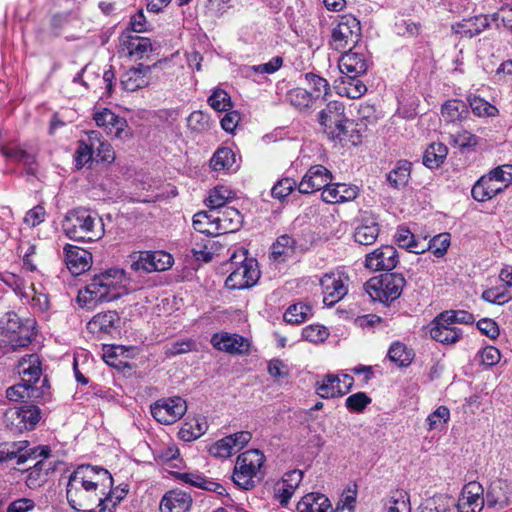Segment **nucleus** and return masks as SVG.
<instances>
[{
    "instance_id": "f257e3e1",
    "label": "nucleus",
    "mask_w": 512,
    "mask_h": 512,
    "mask_svg": "<svg viewBox=\"0 0 512 512\" xmlns=\"http://www.w3.org/2000/svg\"><path fill=\"white\" fill-rule=\"evenodd\" d=\"M127 276L124 269L109 268L95 274L85 287V292H80L79 302L85 305L90 303L112 302L128 293Z\"/></svg>"
},
{
    "instance_id": "f03ea898",
    "label": "nucleus",
    "mask_w": 512,
    "mask_h": 512,
    "mask_svg": "<svg viewBox=\"0 0 512 512\" xmlns=\"http://www.w3.org/2000/svg\"><path fill=\"white\" fill-rule=\"evenodd\" d=\"M318 121L324 133L330 140L351 143H361V134L356 125L345 115V106L339 101H330L319 112Z\"/></svg>"
},
{
    "instance_id": "7ed1b4c3",
    "label": "nucleus",
    "mask_w": 512,
    "mask_h": 512,
    "mask_svg": "<svg viewBox=\"0 0 512 512\" xmlns=\"http://www.w3.org/2000/svg\"><path fill=\"white\" fill-rule=\"evenodd\" d=\"M62 226L65 235L75 241L94 242L105 233L103 221L98 214L82 207L68 211Z\"/></svg>"
},
{
    "instance_id": "20e7f679",
    "label": "nucleus",
    "mask_w": 512,
    "mask_h": 512,
    "mask_svg": "<svg viewBox=\"0 0 512 512\" xmlns=\"http://www.w3.org/2000/svg\"><path fill=\"white\" fill-rule=\"evenodd\" d=\"M265 461L266 457L259 449H249L239 454L232 474L234 484L243 490L256 487L265 476Z\"/></svg>"
},
{
    "instance_id": "39448f33",
    "label": "nucleus",
    "mask_w": 512,
    "mask_h": 512,
    "mask_svg": "<svg viewBox=\"0 0 512 512\" xmlns=\"http://www.w3.org/2000/svg\"><path fill=\"white\" fill-rule=\"evenodd\" d=\"M35 329V319H23L14 311L5 313L0 319L2 341L7 342L13 351L29 346L36 336Z\"/></svg>"
},
{
    "instance_id": "423d86ee",
    "label": "nucleus",
    "mask_w": 512,
    "mask_h": 512,
    "mask_svg": "<svg viewBox=\"0 0 512 512\" xmlns=\"http://www.w3.org/2000/svg\"><path fill=\"white\" fill-rule=\"evenodd\" d=\"M230 274L225 280L226 288L243 290L254 286L260 278L257 261L247 256L246 250H240L230 257Z\"/></svg>"
},
{
    "instance_id": "0eeeda50",
    "label": "nucleus",
    "mask_w": 512,
    "mask_h": 512,
    "mask_svg": "<svg viewBox=\"0 0 512 512\" xmlns=\"http://www.w3.org/2000/svg\"><path fill=\"white\" fill-rule=\"evenodd\" d=\"M406 284L401 273H385L380 277H373L365 283V290L373 301L387 304L398 299Z\"/></svg>"
},
{
    "instance_id": "6e6552de",
    "label": "nucleus",
    "mask_w": 512,
    "mask_h": 512,
    "mask_svg": "<svg viewBox=\"0 0 512 512\" xmlns=\"http://www.w3.org/2000/svg\"><path fill=\"white\" fill-rule=\"evenodd\" d=\"M99 476L112 484L113 478L107 469L91 464L78 465L69 475L66 490L97 491L99 481L96 478Z\"/></svg>"
},
{
    "instance_id": "1a4fd4ad",
    "label": "nucleus",
    "mask_w": 512,
    "mask_h": 512,
    "mask_svg": "<svg viewBox=\"0 0 512 512\" xmlns=\"http://www.w3.org/2000/svg\"><path fill=\"white\" fill-rule=\"evenodd\" d=\"M115 492H110L106 498L98 497L97 491L66 490L69 506L76 512H113L107 503L112 502Z\"/></svg>"
},
{
    "instance_id": "9d476101",
    "label": "nucleus",
    "mask_w": 512,
    "mask_h": 512,
    "mask_svg": "<svg viewBox=\"0 0 512 512\" xmlns=\"http://www.w3.org/2000/svg\"><path fill=\"white\" fill-rule=\"evenodd\" d=\"M360 36V21L352 14H344L338 17L329 43L334 50L341 51L350 44H356Z\"/></svg>"
},
{
    "instance_id": "9b49d317",
    "label": "nucleus",
    "mask_w": 512,
    "mask_h": 512,
    "mask_svg": "<svg viewBox=\"0 0 512 512\" xmlns=\"http://www.w3.org/2000/svg\"><path fill=\"white\" fill-rule=\"evenodd\" d=\"M187 411V404L181 397L161 398L150 406L152 417L160 424L172 425Z\"/></svg>"
},
{
    "instance_id": "f8f14e48",
    "label": "nucleus",
    "mask_w": 512,
    "mask_h": 512,
    "mask_svg": "<svg viewBox=\"0 0 512 512\" xmlns=\"http://www.w3.org/2000/svg\"><path fill=\"white\" fill-rule=\"evenodd\" d=\"M41 419V410L36 405H24L6 413L7 426L14 433L33 430Z\"/></svg>"
},
{
    "instance_id": "ddd939ff",
    "label": "nucleus",
    "mask_w": 512,
    "mask_h": 512,
    "mask_svg": "<svg viewBox=\"0 0 512 512\" xmlns=\"http://www.w3.org/2000/svg\"><path fill=\"white\" fill-rule=\"evenodd\" d=\"M211 345L218 351L231 355H245L250 351V341L237 333L220 331L212 334Z\"/></svg>"
},
{
    "instance_id": "4468645a",
    "label": "nucleus",
    "mask_w": 512,
    "mask_h": 512,
    "mask_svg": "<svg viewBox=\"0 0 512 512\" xmlns=\"http://www.w3.org/2000/svg\"><path fill=\"white\" fill-rule=\"evenodd\" d=\"M399 262L398 251L394 246L383 245L365 257V267L370 271H387L393 270Z\"/></svg>"
},
{
    "instance_id": "2eb2a0df",
    "label": "nucleus",
    "mask_w": 512,
    "mask_h": 512,
    "mask_svg": "<svg viewBox=\"0 0 512 512\" xmlns=\"http://www.w3.org/2000/svg\"><path fill=\"white\" fill-rule=\"evenodd\" d=\"M94 120L98 127L110 136L117 139H125L130 136V131L125 118L116 115L108 108H103L94 114Z\"/></svg>"
},
{
    "instance_id": "dca6fc26",
    "label": "nucleus",
    "mask_w": 512,
    "mask_h": 512,
    "mask_svg": "<svg viewBox=\"0 0 512 512\" xmlns=\"http://www.w3.org/2000/svg\"><path fill=\"white\" fill-rule=\"evenodd\" d=\"M353 382V377L348 374H343L342 379L338 375L326 374L316 383V392L324 399L341 397L350 390Z\"/></svg>"
},
{
    "instance_id": "f3484780",
    "label": "nucleus",
    "mask_w": 512,
    "mask_h": 512,
    "mask_svg": "<svg viewBox=\"0 0 512 512\" xmlns=\"http://www.w3.org/2000/svg\"><path fill=\"white\" fill-rule=\"evenodd\" d=\"M485 506L484 488L477 481L464 485L457 502V512H481Z\"/></svg>"
},
{
    "instance_id": "a211bd4d",
    "label": "nucleus",
    "mask_w": 512,
    "mask_h": 512,
    "mask_svg": "<svg viewBox=\"0 0 512 512\" xmlns=\"http://www.w3.org/2000/svg\"><path fill=\"white\" fill-rule=\"evenodd\" d=\"M173 257L164 251H145L133 261L131 268L135 271L154 272L164 271L173 265Z\"/></svg>"
},
{
    "instance_id": "6ab92c4d",
    "label": "nucleus",
    "mask_w": 512,
    "mask_h": 512,
    "mask_svg": "<svg viewBox=\"0 0 512 512\" xmlns=\"http://www.w3.org/2000/svg\"><path fill=\"white\" fill-rule=\"evenodd\" d=\"M332 179V173L325 166L314 165L302 177L297 189L301 194H311L318 190L323 191Z\"/></svg>"
},
{
    "instance_id": "aec40b11",
    "label": "nucleus",
    "mask_w": 512,
    "mask_h": 512,
    "mask_svg": "<svg viewBox=\"0 0 512 512\" xmlns=\"http://www.w3.org/2000/svg\"><path fill=\"white\" fill-rule=\"evenodd\" d=\"M320 285L323 294V303L332 307L348 292V288L343 281V275L338 272H330L324 274L320 278Z\"/></svg>"
},
{
    "instance_id": "412c9836",
    "label": "nucleus",
    "mask_w": 512,
    "mask_h": 512,
    "mask_svg": "<svg viewBox=\"0 0 512 512\" xmlns=\"http://www.w3.org/2000/svg\"><path fill=\"white\" fill-rule=\"evenodd\" d=\"M119 321L120 317L116 311L101 312L94 315L87 323V329L98 339H103L118 332Z\"/></svg>"
},
{
    "instance_id": "4be33fe9",
    "label": "nucleus",
    "mask_w": 512,
    "mask_h": 512,
    "mask_svg": "<svg viewBox=\"0 0 512 512\" xmlns=\"http://www.w3.org/2000/svg\"><path fill=\"white\" fill-rule=\"evenodd\" d=\"M485 506L493 511H501L511 504V490L509 485L502 481H493L484 495Z\"/></svg>"
},
{
    "instance_id": "5701e85b",
    "label": "nucleus",
    "mask_w": 512,
    "mask_h": 512,
    "mask_svg": "<svg viewBox=\"0 0 512 512\" xmlns=\"http://www.w3.org/2000/svg\"><path fill=\"white\" fill-rule=\"evenodd\" d=\"M63 253L64 262L72 274L80 275L90 268L92 255L86 249L66 244L63 248Z\"/></svg>"
},
{
    "instance_id": "b1692460",
    "label": "nucleus",
    "mask_w": 512,
    "mask_h": 512,
    "mask_svg": "<svg viewBox=\"0 0 512 512\" xmlns=\"http://www.w3.org/2000/svg\"><path fill=\"white\" fill-rule=\"evenodd\" d=\"M359 195V187L347 183H329L321 192V198L328 204H340L353 201Z\"/></svg>"
},
{
    "instance_id": "393cba45",
    "label": "nucleus",
    "mask_w": 512,
    "mask_h": 512,
    "mask_svg": "<svg viewBox=\"0 0 512 512\" xmlns=\"http://www.w3.org/2000/svg\"><path fill=\"white\" fill-rule=\"evenodd\" d=\"M489 15H476L452 24L451 30L459 38L472 39L490 26Z\"/></svg>"
},
{
    "instance_id": "a878e982",
    "label": "nucleus",
    "mask_w": 512,
    "mask_h": 512,
    "mask_svg": "<svg viewBox=\"0 0 512 512\" xmlns=\"http://www.w3.org/2000/svg\"><path fill=\"white\" fill-rule=\"evenodd\" d=\"M119 41L122 51L135 59H143L152 51V43L148 37L122 32Z\"/></svg>"
},
{
    "instance_id": "bb28decb",
    "label": "nucleus",
    "mask_w": 512,
    "mask_h": 512,
    "mask_svg": "<svg viewBox=\"0 0 512 512\" xmlns=\"http://www.w3.org/2000/svg\"><path fill=\"white\" fill-rule=\"evenodd\" d=\"M369 60L365 52L350 49L339 59V70L343 75L361 76L366 73Z\"/></svg>"
},
{
    "instance_id": "cd10ccee",
    "label": "nucleus",
    "mask_w": 512,
    "mask_h": 512,
    "mask_svg": "<svg viewBox=\"0 0 512 512\" xmlns=\"http://www.w3.org/2000/svg\"><path fill=\"white\" fill-rule=\"evenodd\" d=\"M151 71V66L138 64L136 67H131L124 71L120 77V85L123 90L134 92L148 85V75Z\"/></svg>"
},
{
    "instance_id": "c85d7f7f",
    "label": "nucleus",
    "mask_w": 512,
    "mask_h": 512,
    "mask_svg": "<svg viewBox=\"0 0 512 512\" xmlns=\"http://www.w3.org/2000/svg\"><path fill=\"white\" fill-rule=\"evenodd\" d=\"M176 478L185 484L214 492L219 496L228 495L226 488L221 483L207 478L198 471L176 473Z\"/></svg>"
},
{
    "instance_id": "c756f323",
    "label": "nucleus",
    "mask_w": 512,
    "mask_h": 512,
    "mask_svg": "<svg viewBox=\"0 0 512 512\" xmlns=\"http://www.w3.org/2000/svg\"><path fill=\"white\" fill-rule=\"evenodd\" d=\"M192 506V497L182 490H170L160 501V512H188Z\"/></svg>"
},
{
    "instance_id": "7c9ffc66",
    "label": "nucleus",
    "mask_w": 512,
    "mask_h": 512,
    "mask_svg": "<svg viewBox=\"0 0 512 512\" xmlns=\"http://www.w3.org/2000/svg\"><path fill=\"white\" fill-rule=\"evenodd\" d=\"M218 211V228L215 226L212 233L219 235L234 233L238 231L243 224L242 214L233 207L217 209Z\"/></svg>"
},
{
    "instance_id": "2f4dec72",
    "label": "nucleus",
    "mask_w": 512,
    "mask_h": 512,
    "mask_svg": "<svg viewBox=\"0 0 512 512\" xmlns=\"http://www.w3.org/2000/svg\"><path fill=\"white\" fill-rule=\"evenodd\" d=\"M506 188L507 183L498 184L487 174L476 181L471 189V195L475 201L485 202L492 199Z\"/></svg>"
},
{
    "instance_id": "473e14b6",
    "label": "nucleus",
    "mask_w": 512,
    "mask_h": 512,
    "mask_svg": "<svg viewBox=\"0 0 512 512\" xmlns=\"http://www.w3.org/2000/svg\"><path fill=\"white\" fill-rule=\"evenodd\" d=\"M433 340L442 344H453L462 338V330L453 324H447L440 320V314L434 319L430 330Z\"/></svg>"
},
{
    "instance_id": "72a5a7b5",
    "label": "nucleus",
    "mask_w": 512,
    "mask_h": 512,
    "mask_svg": "<svg viewBox=\"0 0 512 512\" xmlns=\"http://www.w3.org/2000/svg\"><path fill=\"white\" fill-rule=\"evenodd\" d=\"M18 373L21 375L22 381L35 386L42 375V363L39 355L33 353L23 356L18 363Z\"/></svg>"
},
{
    "instance_id": "f704fd0d",
    "label": "nucleus",
    "mask_w": 512,
    "mask_h": 512,
    "mask_svg": "<svg viewBox=\"0 0 512 512\" xmlns=\"http://www.w3.org/2000/svg\"><path fill=\"white\" fill-rule=\"evenodd\" d=\"M285 101L295 110L303 114L311 113L317 103L308 89L302 87H295L288 90L285 95Z\"/></svg>"
},
{
    "instance_id": "c9c22d12",
    "label": "nucleus",
    "mask_w": 512,
    "mask_h": 512,
    "mask_svg": "<svg viewBox=\"0 0 512 512\" xmlns=\"http://www.w3.org/2000/svg\"><path fill=\"white\" fill-rule=\"evenodd\" d=\"M283 63L284 59L282 56H274L266 63L245 66L243 74L256 83H262L263 79H265L264 75L274 74L283 66Z\"/></svg>"
},
{
    "instance_id": "e433bc0d",
    "label": "nucleus",
    "mask_w": 512,
    "mask_h": 512,
    "mask_svg": "<svg viewBox=\"0 0 512 512\" xmlns=\"http://www.w3.org/2000/svg\"><path fill=\"white\" fill-rule=\"evenodd\" d=\"M302 479V471L296 469L288 471L283 475L282 486L276 489V497L282 506L288 505Z\"/></svg>"
},
{
    "instance_id": "4c0bfd02",
    "label": "nucleus",
    "mask_w": 512,
    "mask_h": 512,
    "mask_svg": "<svg viewBox=\"0 0 512 512\" xmlns=\"http://www.w3.org/2000/svg\"><path fill=\"white\" fill-rule=\"evenodd\" d=\"M297 512H332V506L326 495L311 492L298 502Z\"/></svg>"
},
{
    "instance_id": "58836bf2",
    "label": "nucleus",
    "mask_w": 512,
    "mask_h": 512,
    "mask_svg": "<svg viewBox=\"0 0 512 512\" xmlns=\"http://www.w3.org/2000/svg\"><path fill=\"white\" fill-rule=\"evenodd\" d=\"M301 77L304 79L305 85L309 88V93L314 97L315 101L326 100L331 93V87L328 80L315 72H307Z\"/></svg>"
},
{
    "instance_id": "ea45409f",
    "label": "nucleus",
    "mask_w": 512,
    "mask_h": 512,
    "mask_svg": "<svg viewBox=\"0 0 512 512\" xmlns=\"http://www.w3.org/2000/svg\"><path fill=\"white\" fill-rule=\"evenodd\" d=\"M210 167L213 171L232 172L238 169L236 155L229 147L218 148L210 159Z\"/></svg>"
},
{
    "instance_id": "a19ab883",
    "label": "nucleus",
    "mask_w": 512,
    "mask_h": 512,
    "mask_svg": "<svg viewBox=\"0 0 512 512\" xmlns=\"http://www.w3.org/2000/svg\"><path fill=\"white\" fill-rule=\"evenodd\" d=\"M379 224L374 218H363L361 223L355 228L354 240L360 245H371L379 236Z\"/></svg>"
},
{
    "instance_id": "79ce46f5",
    "label": "nucleus",
    "mask_w": 512,
    "mask_h": 512,
    "mask_svg": "<svg viewBox=\"0 0 512 512\" xmlns=\"http://www.w3.org/2000/svg\"><path fill=\"white\" fill-rule=\"evenodd\" d=\"M297 251V242L291 236H279L271 246V258L274 261L284 262Z\"/></svg>"
},
{
    "instance_id": "37998d69",
    "label": "nucleus",
    "mask_w": 512,
    "mask_h": 512,
    "mask_svg": "<svg viewBox=\"0 0 512 512\" xmlns=\"http://www.w3.org/2000/svg\"><path fill=\"white\" fill-rule=\"evenodd\" d=\"M441 114L446 122H461L469 115L468 105L460 99H449L442 105Z\"/></svg>"
},
{
    "instance_id": "c03bdc74",
    "label": "nucleus",
    "mask_w": 512,
    "mask_h": 512,
    "mask_svg": "<svg viewBox=\"0 0 512 512\" xmlns=\"http://www.w3.org/2000/svg\"><path fill=\"white\" fill-rule=\"evenodd\" d=\"M411 165V162L407 160H400L396 163L386 176V180L392 188L399 190L407 185L411 175Z\"/></svg>"
},
{
    "instance_id": "a18cd8bd",
    "label": "nucleus",
    "mask_w": 512,
    "mask_h": 512,
    "mask_svg": "<svg viewBox=\"0 0 512 512\" xmlns=\"http://www.w3.org/2000/svg\"><path fill=\"white\" fill-rule=\"evenodd\" d=\"M88 141L94 145V160L97 162L111 163L115 159V153L112 146L101 140L100 133L91 131L88 133Z\"/></svg>"
},
{
    "instance_id": "49530a36",
    "label": "nucleus",
    "mask_w": 512,
    "mask_h": 512,
    "mask_svg": "<svg viewBox=\"0 0 512 512\" xmlns=\"http://www.w3.org/2000/svg\"><path fill=\"white\" fill-rule=\"evenodd\" d=\"M43 392H41L36 386L32 384H28L25 381H22L18 384H15L9 387L6 390V397L10 401H25L26 399H37L39 398Z\"/></svg>"
},
{
    "instance_id": "de8ad7c7",
    "label": "nucleus",
    "mask_w": 512,
    "mask_h": 512,
    "mask_svg": "<svg viewBox=\"0 0 512 512\" xmlns=\"http://www.w3.org/2000/svg\"><path fill=\"white\" fill-rule=\"evenodd\" d=\"M387 357L398 367H408L412 363L415 354L413 350L408 348L404 343L394 341L388 349Z\"/></svg>"
},
{
    "instance_id": "09e8293b",
    "label": "nucleus",
    "mask_w": 512,
    "mask_h": 512,
    "mask_svg": "<svg viewBox=\"0 0 512 512\" xmlns=\"http://www.w3.org/2000/svg\"><path fill=\"white\" fill-rule=\"evenodd\" d=\"M448 148L441 142L431 143L423 154V164L429 169L438 168L445 161Z\"/></svg>"
},
{
    "instance_id": "8fccbe9b",
    "label": "nucleus",
    "mask_w": 512,
    "mask_h": 512,
    "mask_svg": "<svg viewBox=\"0 0 512 512\" xmlns=\"http://www.w3.org/2000/svg\"><path fill=\"white\" fill-rule=\"evenodd\" d=\"M208 425L204 418H196L191 422H185L178 432V436L185 442H190L201 437Z\"/></svg>"
},
{
    "instance_id": "3c124183",
    "label": "nucleus",
    "mask_w": 512,
    "mask_h": 512,
    "mask_svg": "<svg viewBox=\"0 0 512 512\" xmlns=\"http://www.w3.org/2000/svg\"><path fill=\"white\" fill-rule=\"evenodd\" d=\"M312 316V307L303 302L290 305L284 313V321L289 324H301Z\"/></svg>"
},
{
    "instance_id": "603ef678",
    "label": "nucleus",
    "mask_w": 512,
    "mask_h": 512,
    "mask_svg": "<svg viewBox=\"0 0 512 512\" xmlns=\"http://www.w3.org/2000/svg\"><path fill=\"white\" fill-rule=\"evenodd\" d=\"M472 112L478 117H495L498 115V108L480 96H469L467 98Z\"/></svg>"
},
{
    "instance_id": "864d4df0",
    "label": "nucleus",
    "mask_w": 512,
    "mask_h": 512,
    "mask_svg": "<svg viewBox=\"0 0 512 512\" xmlns=\"http://www.w3.org/2000/svg\"><path fill=\"white\" fill-rule=\"evenodd\" d=\"M481 298L491 304L503 305L512 300V293L503 283L484 290Z\"/></svg>"
},
{
    "instance_id": "5fc2aeb1",
    "label": "nucleus",
    "mask_w": 512,
    "mask_h": 512,
    "mask_svg": "<svg viewBox=\"0 0 512 512\" xmlns=\"http://www.w3.org/2000/svg\"><path fill=\"white\" fill-rule=\"evenodd\" d=\"M450 420V410L445 405L438 406L432 413H430L426 418V423L428 424V430L434 431L439 430L442 431L446 428L448 422Z\"/></svg>"
},
{
    "instance_id": "6e6d98bb",
    "label": "nucleus",
    "mask_w": 512,
    "mask_h": 512,
    "mask_svg": "<svg viewBox=\"0 0 512 512\" xmlns=\"http://www.w3.org/2000/svg\"><path fill=\"white\" fill-rule=\"evenodd\" d=\"M230 198H232V196L228 188L217 186L209 191L205 204L209 209H222L228 207L226 203Z\"/></svg>"
},
{
    "instance_id": "4d7b16f0",
    "label": "nucleus",
    "mask_w": 512,
    "mask_h": 512,
    "mask_svg": "<svg viewBox=\"0 0 512 512\" xmlns=\"http://www.w3.org/2000/svg\"><path fill=\"white\" fill-rule=\"evenodd\" d=\"M2 282L11 288L22 301H30V292L28 290L29 286H26L25 280L21 276L6 271Z\"/></svg>"
},
{
    "instance_id": "13d9d810",
    "label": "nucleus",
    "mask_w": 512,
    "mask_h": 512,
    "mask_svg": "<svg viewBox=\"0 0 512 512\" xmlns=\"http://www.w3.org/2000/svg\"><path fill=\"white\" fill-rule=\"evenodd\" d=\"M45 466L46 463L41 460L28 470L26 485L30 489L39 487L46 481V477L52 468L48 467L45 469Z\"/></svg>"
},
{
    "instance_id": "bf43d9fd",
    "label": "nucleus",
    "mask_w": 512,
    "mask_h": 512,
    "mask_svg": "<svg viewBox=\"0 0 512 512\" xmlns=\"http://www.w3.org/2000/svg\"><path fill=\"white\" fill-rule=\"evenodd\" d=\"M209 106L217 111L224 112L232 108L230 95L221 88H215L207 100Z\"/></svg>"
},
{
    "instance_id": "052dcab7",
    "label": "nucleus",
    "mask_w": 512,
    "mask_h": 512,
    "mask_svg": "<svg viewBox=\"0 0 512 512\" xmlns=\"http://www.w3.org/2000/svg\"><path fill=\"white\" fill-rule=\"evenodd\" d=\"M360 76L343 75L342 83L344 84L345 94L351 99L360 98L367 91L366 85L359 79Z\"/></svg>"
},
{
    "instance_id": "680f3d73",
    "label": "nucleus",
    "mask_w": 512,
    "mask_h": 512,
    "mask_svg": "<svg viewBox=\"0 0 512 512\" xmlns=\"http://www.w3.org/2000/svg\"><path fill=\"white\" fill-rule=\"evenodd\" d=\"M479 143V138L467 130H461L451 135V144L462 151L473 150Z\"/></svg>"
},
{
    "instance_id": "e2e57ef3",
    "label": "nucleus",
    "mask_w": 512,
    "mask_h": 512,
    "mask_svg": "<svg viewBox=\"0 0 512 512\" xmlns=\"http://www.w3.org/2000/svg\"><path fill=\"white\" fill-rule=\"evenodd\" d=\"M74 160L77 169H81L91 163L94 160V145L88 140L79 141Z\"/></svg>"
},
{
    "instance_id": "0e129e2a",
    "label": "nucleus",
    "mask_w": 512,
    "mask_h": 512,
    "mask_svg": "<svg viewBox=\"0 0 512 512\" xmlns=\"http://www.w3.org/2000/svg\"><path fill=\"white\" fill-rule=\"evenodd\" d=\"M395 242L401 248H405L409 252L418 254V243L415 240L414 234L404 226H399L395 234Z\"/></svg>"
},
{
    "instance_id": "69168bd1",
    "label": "nucleus",
    "mask_w": 512,
    "mask_h": 512,
    "mask_svg": "<svg viewBox=\"0 0 512 512\" xmlns=\"http://www.w3.org/2000/svg\"><path fill=\"white\" fill-rule=\"evenodd\" d=\"M298 186L297 182L289 177L277 181L271 189L273 198L284 201L291 192Z\"/></svg>"
},
{
    "instance_id": "338daca9",
    "label": "nucleus",
    "mask_w": 512,
    "mask_h": 512,
    "mask_svg": "<svg viewBox=\"0 0 512 512\" xmlns=\"http://www.w3.org/2000/svg\"><path fill=\"white\" fill-rule=\"evenodd\" d=\"M371 402L365 392H356L346 398L345 406L352 413H362Z\"/></svg>"
},
{
    "instance_id": "774afa93",
    "label": "nucleus",
    "mask_w": 512,
    "mask_h": 512,
    "mask_svg": "<svg viewBox=\"0 0 512 512\" xmlns=\"http://www.w3.org/2000/svg\"><path fill=\"white\" fill-rule=\"evenodd\" d=\"M387 512H410V497L404 490H397L390 499Z\"/></svg>"
}]
</instances>
